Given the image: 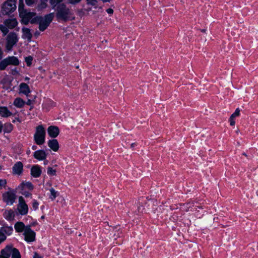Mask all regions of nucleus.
Segmentation results:
<instances>
[{
  "instance_id": "obj_50",
  "label": "nucleus",
  "mask_w": 258,
  "mask_h": 258,
  "mask_svg": "<svg viewBox=\"0 0 258 258\" xmlns=\"http://www.w3.org/2000/svg\"><path fill=\"white\" fill-rule=\"evenodd\" d=\"M10 128H11L12 125H10ZM11 129L10 130V131H11Z\"/></svg>"
},
{
  "instance_id": "obj_37",
  "label": "nucleus",
  "mask_w": 258,
  "mask_h": 258,
  "mask_svg": "<svg viewBox=\"0 0 258 258\" xmlns=\"http://www.w3.org/2000/svg\"><path fill=\"white\" fill-rule=\"evenodd\" d=\"M6 236L0 231V244L6 239Z\"/></svg>"
},
{
  "instance_id": "obj_39",
  "label": "nucleus",
  "mask_w": 258,
  "mask_h": 258,
  "mask_svg": "<svg viewBox=\"0 0 258 258\" xmlns=\"http://www.w3.org/2000/svg\"><path fill=\"white\" fill-rule=\"evenodd\" d=\"M229 122H230V124L231 125H232V126L234 125L235 124L234 118L230 116V117L229 118Z\"/></svg>"
},
{
  "instance_id": "obj_11",
  "label": "nucleus",
  "mask_w": 258,
  "mask_h": 258,
  "mask_svg": "<svg viewBox=\"0 0 258 258\" xmlns=\"http://www.w3.org/2000/svg\"><path fill=\"white\" fill-rule=\"evenodd\" d=\"M17 210L19 214L21 215H25L28 213V206L26 203L24 198L22 196L19 198V203L17 207Z\"/></svg>"
},
{
  "instance_id": "obj_26",
  "label": "nucleus",
  "mask_w": 258,
  "mask_h": 258,
  "mask_svg": "<svg viewBox=\"0 0 258 258\" xmlns=\"http://www.w3.org/2000/svg\"><path fill=\"white\" fill-rule=\"evenodd\" d=\"M186 207L188 208L187 211H192L194 210H197V208L198 207L197 205H195L194 203H188L186 204Z\"/></svg>"
},
{
  "instance_id": "obj_28",
  "label": "nucleus",
  "mask_w": 258,
  "mask_h": 258,
  "mask_svg": "<svg viewBox=\"0 0 258 258\" xmlns=\"http://www.w3.org/2000/svg\"><path fill=\"white\" fill-rule=\"evenodd\" d=\"M56 170L52 167H48L47 168V174L49 176H54L56 175Z\"/></svg>"
},
{
  "instance_id": "obj_24",
  "label": "nucleus",
  "mask_w": 258,
  "mask_h": 258,
  "mask_svg": "<svg viewBox=\"0 0 258 258\" xmlns=\"http://www.w3.org/2000/svg\"><path fill=\"white\" fill-rule=\"evenodd\" d=\"M25 104V102L20 97L16 98L13 102L14 105L17 108H22Z\"/></svg>"
},
{
  "instance_id": "obj_32",
  "label": "nucleus",
  "mask_w": 258,
  "mask_h": 258,
  "mask_svg": "<svg viewBox=\"0 0 258 258\" xmlns=\"http://www.w3.org/2000/svg\"><path fill=\"white\" fill-rule=\"evenodd\" d=\"M39 205L38 202L36 200H33L32 201V208L34 211L38 209Z\"/></svg>"
},
{
  "instance_id": "obj_5",
  "label": "nucleus",
  "mask_w": 258,
  "mask_h": 258,
  "mask_svg": "<svg viewBox=\"0 0 258 258\" xmlns=\"http://www.w3.org/2000/svg\"><path fill=\"white\" fill-rule=\"evenodd\" d=\"M54 17L53 13H50L45 15L44 17H37L36 23H39V30L41 31H44L49 25Z\"/></svg>"
},
{
  "instance_id": "obj_18",
  "label": "nucleus",
  "mask_w": 258,
  "mask_h": 258,
  "mask_svg": "<svg viewBox=\"0 0 258 258\" xmlns=\"http://www.w3.org/2000/svg\"><path fill=\"white\" fill-rule=\"evenodd\" d=\"M48 146L54 152H56L59 149V144L57 140L52 139L48 142Z\"/></svg>"
},
{
  "instance_id": "obj_40",
  "label": "nucleus",
  "mask_w": 258,
  "mask_h": 258,
  "mask_svg": "<svg viewBox=\"0 0 258 258\" xmlns=\"http://www.w3.org/2000/svg\"><path fill=\"white\" fill-rule=\"evenodd\" d=\"M69 3L72 4L79 3L81 0H69Z\"/></svg>"
},
{
  "instance_id": "obj_21",
  "label": "nucleus",
  "mask_w": 258,
  "mask_h": 258,
  "mask_svg": "<svg viewBox=\"0 0 258 258\" xmlns=\"http://www.w3.org/2000/svg\"><path fill=\"white\" fill-rule=\"evenodd\" d=\"M22 31L23 33L22 36V38L27 39L29 41H30L32 37L30 30L27 28H23Z\"/></svg>"
},
{
  "instance_id": "obj_38",
  "label": "nucleus",
  "mask_w": 258,
  "mask_h": 258,
  "mask_svg": "<svg viewBox=\"0 0 258 258\" xmlns=\"http://www.w3.org/2000/svg\"><path fill=\"white\" fill-rule=\"evenodd\" d=\"M35 1L36 0H26V3L28 6H31L35 2Z\"/></svg>"
},
{
  "instance_id": "obj_23",
  "label": "nucleus",
  "mask_w": 258,
  "mask_h": 258,
  "mask_svg": "<svg viewBox=\"0 0 258 258\" xmlns=\"http://www.w3.org/2000/svg\"><path fill=\"white\" fill-rule=\"evenodd\" d=\"M0 231L3 233L6 236H9L12 234L13 232V228L12 226H4L1 228Z\"/></svg>"
},
{
  "instance_id": "obj_3",
  "label": "nucleus",
  "mask_w": 258,
  "mask_h": 258,
  "mask_svg": "<svg viewBox=\"0 0 258 258\" xmlns=\"http://www.w3.org/2000/svg\"><path fill=\"white\" fill-rule=\"evenodd\" d=\"M0 258H21V255L18 249L8 245L1 250Z\"/></svg>"
},
{
  "instance_id": "obj_8",
  "label": "nucleus",
  "mask_w": 258,
  "mask_h": 258,
  "mask_svg": "<svg viewBox=\"0 0 258 258\" xmlns=\"http://www.w3.org/2000/svg\"><path fill=\"white\" fill-rule=\"evenodd\" d=\"M3 201L8 205H12L16 199V192L11 188H9L7 191L2 195Z\"/></svg>"
},
{
  "instance_id": "obj_44",
  "label": "nucleus",
  "mask_w": 258,
  "mask_h": 258,
  "mask_svg": "<svg viewBox=\"0 0 258 258\" xmlns=\"http://www.w3.org/2000/svg\"><path fill=\"white\" fill-rule=\"evenodd\" d=\"M3 51L1 49V48L0 47V59H2V58L3 57Z\"/></svg>"
},
{
  "instance_id": "obj_48",
  "label": "nucleus",
  "mask_w": 258,
  "mask_h": 258,
  "mask_svg": "<svg viewBox=\"0 0 258 258\" xmlns=\"http://www.w3.org/2000/svg\"><path fill=\"white\" fill-rule=\"evenodd\" d=\"M27 104H30V101L29 100V101L27 103Z\"/></svg>"
},
{
  "instance_id": "obj_17",
  "label": "nucleus",
  "mask_w": 258,
  "mask_h": 258,
  "mask_svg": "<svg viewBox=\"0 0 258 258\" xmlns=\"http://www.w3.org/2000/svg\"><path fill=\"white\" fill-rule=\"evenodd\" d=\"M12 112L6 106H0V116L3 117H9L12 116Z\"/></svg>"
},
{
  "instance_id": "obj_33",
  "label": "nucleus",
  "mask_w": 258,
  "mask_h": 258,
  "mask_svg": "<svg viewBox=\"0 0 258 258\" xmlns=\"http://www.w3.org/2000/svg\"><path fill=\"white\" fill-rule=\"evenodd\" d=\"M32 60H33V58L31 56H29L25 58V61H26L27 66H30L32 64Z\"/></svg>"
},
{
  "instance_id": "obj_27",
  "label": "nucleus",
  "mask_w": 258,
  "mask_h": 258,
  "mask_svg": "<svg viewBox=\"0 0 258 258\" xmlns=\"http://www.w3.org/2000/svg\"><path fill=\"white\" fill-rule=\"evenodd\" d=\"M50 198L52 200H54L57 197V192L56 191H55V189H53V188H51L50 189Z\"/></svg>"
},
{
  "instance_id": "obj_36",
  "label": "nucleus",
  "mask_w": 258,
  "mask_h": 258,
  "mask_svg": "<svg viewBox=\"0 0 258 258\" xmlns=\"http://www.w3.org/2000/svg\"><path fill=\"white\" fill-rule=\"evenodd\" d=\"M62 0H50V2L53 6V7H55L58 3L61 2Z\"/></svg>"
},
{
  "instance_id": "obj_29",
  "label": "nucleus",
  "mask_w": 258,
  "mask_h": 258,
  "mask_svg": "<svg viewBox=\"0 0 258 258\" xmlns=\"http://www.w3.org/2000/svg\"><path fill=\"white\" fill-rule=\"evenodd\" d=\"M8 28L7 26H6L5 25H0V30L4 34V35H6L8 33Z\"/></svg>"
},
{
  "instance_id": "obj_6",
  "label": "nucleus",
  "mask_w": 258,
  "mask_h": 258,
  "mask_svg": "<svg viewBox=\"0 0 258 258\" xmlns=\"http://www.w3.org/2000/svg\"><path fill=\"white\" fill-rule=\"evenodd\" d=\"M56 17L59 20L67 21L70 18L71 12L64 4L58 5L56 8Z\"/></svg>"
},
{
  "instance_id": "obj_45",
  "label": "nucleus",
  "mask_w": 258,
  "mask_h": 258,
  "mask_svg": "<svg viewBox=\"0 0 258 258\" xmlns=\"http://www.w3.org/2000/svg\"><path fill=\"white\" fill-rule=\"evenodd\" d=\"M37 149V146L36 145H33L32 147V149L35 150Z\"/></svg>"
},
{
  "instance_id": "obj_1",
  "label": "nucleus",
  "mask_w": 258,
  "mask_h": 258,
  "mask_svg": "<svg viewBox=\"0 0 258 258\" xmlns=\"http://www.w3.org/2000/svg\"><path fill=\"white\" fill-rule=\"evenodd\" d=\"M14 228L17 232L23 233L25 240L28 243L35 240L36 233L30 225H25L22 222L19 221L15 223Z\"/></svg>"
},
{
  "instance_id": "obj_10",
  "label": "nucleus",
  "mask_w": 258,
  "mask_h": 258,
  "mask_svg": "<svg viewBox=\"0 0 258 258\" xmlns=\"http://www.w3.org/2000/svg\"><path fill=\"white\" fill-rule=\"evenodd\" d=\"M6 40V48L8 51H10L19 40L18 34L14 32L10 33L7 37Z\"/></svg>"
},
{
  "instance_id": "obj_30",
  "label": "nucleus",
  "mask_w": 258,
  "mask_h": 258,
  "mask_svg": "<svg viewBox=\"0 0 258 258\" xmlns=\"http://www.w3.org/2000/svg\"><path fill=\"white\" fill-rule=\"evenodd\" d=\"M47 6V0H44L42 1L40 4H39L38 6V10H41L45 8Z\"/></svg>"
},
{
  "instance_id": "obj_13",
  "label": "nucleus",
  "mask_w": 258,
  "mask_h": 258,
  "mask_svg": "<svg viewBox=\"0 0 258 258\" xmlns=\"http://www.w3.org/2000/svg\"><path fill=\"white\" fill-rule=\"evenodd\" d=\"M48 135L52 138H56L59 133V129L56 126L50 125L47 128Z\"/></svg>"
},
{
  "instance_id": "obj_35",
  "label": "nucleus",
  "mask_w": 258,
  "mask_h": 258,
  "mask_svg": "<svg viewBox=\"0 0 258 258\" xmlns=\"http://www.w3.org/2000/svg\"><path fill=\"white\" fill-rule=\"evenodd\" d=\"M21 194L25 196L26 197H28L30 196L31 195L29 191H27V190H19Z\"/></svg>"
},
{
  "instance_id": "obj_4",
  "label": "nucleus",
  "mask_w": 258,
  "mask_h": 258,
  "mask_svg": "<svg viewBox=\"0 0 258 258\" xmlns=\"http://www.w3.org/2000/svg\"><path fill=\"white\" fill-rule=\"evenodd\" d=\"M46 132L44 127L42 125H39L36 127L34 134V140L38 145H43L45 141Z\"/></svg>"
},
{
  "instance_id": "obj_16",
  "label": "nucleus",
  "mask_w": 258,
  "mask_h": 258,
  "mask_svg": "<svg viewBox=\"0 0 258 258\" xmlns=\"http://www.w3.org/2000/svg\"><path fill=\"white\" fill-rule=\"evenodd\" d=\"M41 167L38 165H34L31 169V174L34 177H38L41 174Z\"/></svg>"
},
{
  "instance_id": "obj_2",
  "label": "nucleus",
  "mask_w": 258,
  "mask_h": 258,
  "mask_svg": "<svg viewBox=\"0 0 258 258\" xmlns=\"http://www.w3.org/2000/svg\"><path fill=\"white\" fill-rule=\"evenodd\" d=\"M19 3L18 11L20 17L22 19V23L24 24H27L29 23H36L38 17L36 16V14L34 12L28 11L24 8L23 0H19Z\"/></svg>"
},
{
  "instance_id": "obj_31",
  "label": "nucleus",
  "mask_w": 258,
  "mask_h": 258,
  "mask_svg": "<svg viewBox=\"0 0 258 258\" xmlns=\"http://www.w3.org/2000/svg\"><path fill=\"white\" fill-rule=\"evenodd\" d=\"M7 183V180L5 179H0V189L5 188Z\"/></svg>"
},
{
  "instance_id": "obj_7",
  "label": "nucleus",
  "mask_w": 258,
  "mask_h": 258,
  "mask_svg": "<svg viewBox=\"0 0 258 258\" xmlns=\"http://www.w3.org/2000/svg\"><path fill=\"white\" fill-rule=\"evenodd\" d=\"M20 64L19 59L14 56H8L0 61V70H4L8 66H18Z\"/></svg>"
},
{
  "instance_id": "obj_9",
  "label": "nucleus",
  "mask_w": 258,
  "mask_h": 258,
  "mask_svg": "<svg viewBox=\"0 0 258 258\" xmlns=\"http://www.w3.org/2000/svg\"><path fill=\"white\" fill-rule=\"evenodd\" d=\"M17 0H8L3 5L2 13L4 15H9L14 12L16 9Z\"/></svg>"
},
{
  "instance_id": "obj_14",
  "label": "nucleus",
  "mask_w": 258,
  "mask_h": 258,
  "mask_svg": "<svg viewBox=\"0 0 258 258\" xmlns=\"http://www.w3.org/2000/svg\"><path fill=\"white\" fill-rule=\"evenodd\" d=\"M23 170V165L20 161L16 162L13 167V174L20 175Z\"/></svg>"
},
{
  "instance_id": "obj_46",
  "label": "nucleus",
  "mask_w": 258,
  "mask_h": 258,
  "mask_svg": "<svg viewBox=\"0 0 258 258\" xmlns=\"http://www.w3.org/2000/svg\"><path fill=\"white\" fill-rule=\"evenodd\" d=\"M44 164L45 165L47 164V163H48V161H47V160H44Z\"/></svg>"
},
{
  "instance_id": "obj_25",
  "label": "nucleus",
  "mask_w": 258,
  "mask_h": 258,
  "mask_svg": "<svg viewBox=\"0 0 258 258\" xmlns=\"http://www.w3.org/2000/svg\"><path fill=\"white\" fill-rule=\"evenodd\" d=\"M87 4L91 7L87 11H90L91 8L96 9L98 7V2L97 0H86Z\"/></svg>"
},
{
  "instance_id": "obj_12",
  "label": "nucleus",
  "mask_w": 258,
  "mask_h": 258,
  "mask_svg": "<svg viewBox=\"0 0 258 258\" xmlns=\"http://www.w3.org/2000/svg\"><path fill=\"white\" fill-rule=\"evenodd\" d=\"M34 157L39 161L45 160L47 157V153L43 150H38L34 152Z\"/></svg>"
},
{
  "instance_id": "obj_20",
  "label": "nucleus",
  "mask_w": 258,
  "mask_h": 258,
  "mask_svg": "<svg viewBox=\"0 0 258 258\" xmlns=\"http://www.w3.org/2000/svg\"><path fill=\"white\" fill-rule=\"evenodd\" d=\"M33 189V184L30 182H23L18 187V190H32Z\"/></svg>"
},
{
  "instance_id": "obj_47",
  "label": "nucleus",
  "mask_w": 258,
  "mask_h": 258,
  "mask_svg": "<svg viewBox=\"0 0 258 258\" xmlns=\"http://www.w3.org/2000/svg\"><path fill=\"white\" fill-rule=\"evenodd\" d=\"M135 143H133V144H132L131 146H132V147H134V146H135Z\"/></svg>"
},
{
  "instance_id": "obj_19",
  "label": "nucleus",
  "mask_w": 258,
  "mask_h": 258,
  "mask_svg": "<svg viewBox=\"0 0 258 258\" xmlns=\"http://www.w3.org/2000/svg\"><path fill=\"white\" fill-rule=\"evenodd\" d=\"M4 24L9 29H13L18 25V22L16 19H9L5 21Z\"/></svg>"
},
{
  "instance_id": "obj_15",
  "label": "nucleus",
  "mask_w": 258,
  "mask_h": 258,
  "mask_svg": "<svg viewBox=\"0 0 258 258\" xmlns=\"http://www.w3.org/2000/svg\"><path fill=\"white\" fill-rule=\"evenodd\" d=\"M31 91L29 86L25 83H22L19 86V93L25 95L26 96H28L30 93Z\"/></svg>"
},
{
  "instance_id": "obj_42",
  "label": "nucleus",
  "mask_w": 258,
  "mask_h": 258,
  "mask_svg": "<svg viewBox=\"0 0 258 258\" xmlns=\"http://www.w3.org/2000/svg\"><path fill=\"white\" fill-rule=\"evenodd\" d=\"M33 258H43L41 256L35 252L33 255Z\"/></svg>"
},
{
  "instance_id": "obj_43",
  "label": "nucleus",
  "mask_w": 258,
  "mask_h": 258,
  "mask_svg": "<svg viewBox=\"0 0 258 258\" xmlns=\"http://www.w3.org/2000/svg\"><path fill=\"white\" fill-rule=\"evenodd\" d=\"M3 127V123H2V121H0V133H2V132Z\"/></svg>"
},
{
  "instance_id": "obj_41",
  "label": "nucleus",
  "mask_w": 258,
  "mask_h": 258,
  "mask_svg": "<svg viewBox=\"0 0 258 258\" xmlns=\"http://www.w3.org/2000/svg\"><path fill=\"white\" fill-rule=\"evenodd\" d=\"M106 12L108 14H112L113 13V10L111 8H109L106 10Z\"/></svg>"
},
{
  "instance_id": "obj_49",
  "label": "nucleus",
  "mask_w": 258,
  "mask_h": 258,
  "mask_svg": "<svg viewBox=\"0 0 258 258\" xmlns=\"http://www.w3.org/2000/svg\"><path fill=\"white\" fill-rule=\"evenodd\" d=\"M26 80H29V78H26Z\"/></svg>"
},
{
  "instance_id": "obj_22",
  "label": "nucleus",
  "mask_w": 258,
  "mask_h": 258,
  "mask_svg": "<svg viewBox=\"0 0 258 258\" xmlns=\"http://www.w3.org/2000/svg\"><path fill=\"white\" fill-rule=\"evenodd\" d=\"M15 216V212L12 210H6L4 213V217L8 221H13Z\"/></svg>"
},
{
  "instance_id": "obj_34",
  "label": "nucleus",
  "mask_w": 258,
  "mask_h": 258,
  "mask_svg": "<svg viewBox=\"0 0 258 258\" xmlns=\"http://www.w3.org/2000/svg\"><path fill=\"white\" fill-rule=\"evenodd\" d=\"M240 114V110L239 108H236L234 112L231 115V117L235 118L238 116Z\"/></svg>"
}]
</instances>
